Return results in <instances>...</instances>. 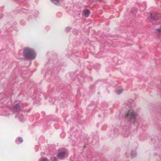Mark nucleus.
I'll return each instance as SVG.
<instances>
[{
	"instance_id": "nucleus-1",
	"label": "nucleus",
	"mask_w": 161,
	"mask_h": 161,
	"mask_svg": "<svg viewBox=\"0 0 161 161\" xmlns=\"http://www.w3.org/2000/svg\"><path fill=\"white\" fill-rule=\"evenodd\" d=\"M23 55L25 58L30 60L35 59L36 56L35 51L33 49L28 47L24 48Z\"/></svg>"
},
{
	"instance_id": "nucleus-2",
	"label": "nucleus",
	"mask_w": 161,
	"mask_h": 161,
	"mask_svg": "<svg viewBox=\"0 0 161 161\" xmlns=\"http://www.w3.org/2000/svg\"><path fill=\"white\" fill-rule=\"evenodd\" d=\"M136 116L137 114L134 110L130 109L125 114V118L130 123H135L137 121Z\"/></svg>"
},
{
	"instance_id": "nucleus-3",
	"label": "nucleus",
	"mask_w": 161,
	"mask_h": 161,
	"mask_svg": "<svg viewBox=\"0 0 161 161\" xmlns=\"http://www.w3.org/2000/svg\"><path fill=\"white\" fill-rule=\"evenodd\" d=\"M16 102L13 107V109L15 112H18L24 107L23 104L20 101Z\"/></svg>"
},
{
	"instance_id": "nucleus-4",
	"label": "nucleus",
	"mask_w": 161,
	"mask_h": 161,
	"mask_svg": "<svg viewBox=\"0 0 161 161\" xmlns=\"http://www.w3.org/2000/svg\"><path fill=\"white\" fill-rule=\"evenodd\" d=\"M150 18L153 20H157L158 19L159 15L158 12L156 13H150Z\"/></svg>"
},
{
	"instance_id": "nucleus-5",
	"label": "nucleus",
	"mask_w": 161,
	"mask_h": 161,
	"mask_svg": "<svg viewBox=\"0 0 161 161\" xmlns=\"http://www.w3.org/2000/svg\"><path fill=\"white\" fill-rule=\"evenodd\" d=\"M66 154V152L65 151H63L61 152H60L58 154L57 156L58 157L61 159H63V158H64Z\"/></svg>"
},
{
	"instance_id": "nucleus-6",
	"label": "nucleus",
	"mask_w": 161,
	"mask_h": 161,
	"mask_svg": "<svg viewBox=\"0 0 161 161\" xmlns=\"http://www.w3.org/2000/svg\"><path fill=\"white\" fill-rule=\"evenodd\" d=\"M90 13V12L88 9L84 10L83 11V15L86 17L89 16Z\"/></svg>"
},
{
	"instance_id": "nucleus-7",
	"label": "nucleus",
	"mask_w": 161,
	"mask_h": 161,
	"mask_svg": "<svg viewBox=\"0 0 161 161\" xmlns=\"http://www.w3.org/2000/svg\"><path fill=\"white\" fill-rule=\"evenodd\" d=\"M51 2L55 4L58 5L60 3V0H51Z\"/></svg>"
},
{
	"instance_id": "nucleus-8",
	"label": "nucleus",
	"mask_w": 161,
	"mask_h": 161,
	"mask_svg": "<svg viewBox=\"0 0 161 161\" xmlns=\"http://www.w3.org/2000/svg\"><path fill=\"white\" fill-rule=\"evenodd\" d=\"M19 114H18L17 116H18L19 118L20 121L22 122L25 120V119L24 118V117L23 115H20V116L19 117Z\"/></svg>"
},
{
	"instance_id": "nucleus-9",
	"label": "nucleus",
	"mask_w": 161,
	"mask_h": 161,
	"mask_svg": "<svg viewBox=\"0 0 161 161\" xmlns=\"http://www.w3.org/2000/svg\"><path fill=\"white\" fill-rule=\"evenodd\" d=\"M18 141H19L20 143H22L23 142V140L20 137H19L18 138V140H17V138H16L15 140L16 143L17 144H19V143H18Z\"/></svg>"
},
{
	"instance_id": "nucleus-10",
	"label": "nucleus",
	"mask_w": 161,
	"mask_h": 161,
	"mask_svg": "<svg viewBox=\"0 0 161 161\" xmlns=\"http://www.w3.org/2000/svg\"><path fill=\"white\" fill-rule=\"evenodd\" d=\"M123 91V90L122 89H117L116 90V93L118 94H120Z\"/></svg>"
},
{
	"instance_id": "nucleus-11",
	"label": "nucleus",
	"mask_w": 161,
	"mask_h": 161,
	"mask_svg": "<svg viewBox=\"0 0 161 161\" xmlns=\"http://www.w3.org/2000/svg\"><path fill=\"white\" fill-rule=\"evenodd\" d=\"M130 155L131 157L134 158L136 156V153L135 151H132L131 152Z\"/></svg>"
},
{
	"instance_id": "nucleus-12",
	"label": "nucleus",
	"mask_w": 161,
	"mask_h": 161,
	"mask_svg": "<svg viewBox=\"0 0 161 161\" xmlns=\"http://www.w3.org/2000/svg\"><path fill=\"white\" fill-rule=\"evenodd\" d=\"M157 30L158 33V34H157V36L159 37L161 36V29H158Z\"/></svg>"
},
{
	"instance_id": "nucleus-13",
	"label": "nucleus",
	"mask_w": 161,
	"mask_h": 161,
	"mask_svg": "<svg viewBox=\"0 0 161 161\" xmlns=\"http://www.w3.org/2000/svg\"><path fill=\"white\" fill-rule=\"evenodd\" d=\"M118 130L117 129H115L114 131V133L115 136L118 135Z\"/></svg>"
},
{
	"instance_id": "nucleus-14",
	"label": "nucleus",
	"mask_w": 161,
	"mask_h": 161,
	"mask_svg": "<svg viewBox=\"0 0 161 161\" xmlns=\"http://www.w3.org/2000/svg\"><path fill=\"white\" fill-rule=\"evenodd\" d=\"M40 160L41 161H49L48 160L47 158H41Z\"/></svg>"
},
{
	"instance_id": "nucleus-15",
	"label": "nucleus",
	"mask_w": 161,
	"mask_h": 161,
	"mask_svg": "<svg viewBox=\"0 0 161 161\" xmlns=\"http://www.w3.org/2000/svg\"><path fill=\"white\" fill-rule=\"evenodd\" d=\"M70 29L71 28L69 27H68L66 28L65 31L66 32H68L70 30Z\"/></svg>"
},
{
	"instance_id": "nucleus-16",
	"label": "nucleus",
	"mask_w": 161,
	"mask_h": 161,
	"mask_svg": "<svg viewBox=\"0 0 161 161\" xmlns=\"http://www.w3.org/2000/svg\"><path fill=\"white\" fill-rule=\"evenodd\" d=\"M51 160H52V161H57V158L56 157H52L51 158Z\"/></svg>"
},
{
	"instance_id": "nucleus-17",
	"label": "nucleus",
	"mask_w": 161,
	"mask_h": 161,
	"mask_svg": "<svg viewBox=\"0 0 161 161\" xmlns=\"http://www.w3.org/2000/svg\"><path fill=\"white\" fill-rule=\"evenodd\" d=\"M34 13H35L36 15H34V17L35 18H36V17L38 15V14H39V13H38V12L36 10H35L34 11Z\"/></svg>"
},
{
	"instance_id": "nucleus-18",
	"label": "nucleus",
	"mask_w": 161,
	"mask_h": 161,
	"mask_svg": "<svg viewBox=\"0 0 161 161\" xmlns=\"http://www.w3.org/2000/svg\"><path fill=\"white\" fill-rule=\"evenodd\" d=\"M125 134L123 136L124 137H125L128 136V131H126L125 132Z\"/></svg>"
},
{
	"instance_id": "nucleus-19",
	"label": "nucleus",
	"mask_w": 161,
	"mask_h": 161,
	"mask_svg": "<svg viewBox=\"0 0 161 161\" xmlns=\"http://www.w3.org/2000/svg\"><path fill=\"white\" fill-rule=\"evenodd\" d=\"M91 156L90 155H88V156H87V160H89V161L90 160H92V158H91Z\"/></svg>"
},
{
	"instance_id": "nucleus-20",
	"label": "nucleus",
	"mask_w": 161,
	"mask_h": 161,
	"mask_svg": "<svg viewBox=\"0 0 161 161\" xmlns=\"http://www.w3.org/2000/svg\"><path fill=\"white\" fill-rule=\"evenodd\" d=\"M46 29H49V27L48 26H46Z\"/></svg>"
},
{
	"instance_id": "nucleus-21",
	"label": "nucleus",
	"mask_w": 161,
	"mask_h": 161,
	"mask_svg": "<svg viewBox=\"0 0 161 161\" xmlns=\"http://www.w3.org/2000/svg\"><path fill=\"white\" fill-rule=\"evenodd\" d=\"M4 98H3V99H1V100H0V103H2V102H1V100H4Z\"/></svg>"
},
{
	"instance_id": "nucleus-22",
	"label": "nucleus",
	"mask_w": 161,
	"mask_h": 161,
	"mask_svg": "<svg viewBox=\"0 0 161 161\" xmlns=\"http://www.w3.org/2000/svg\"><path fill=\"white\" fill-rule=\"evenodd\" d=\"M97 1H102V0H97Z\"/></svg>"
}]
</instances>
